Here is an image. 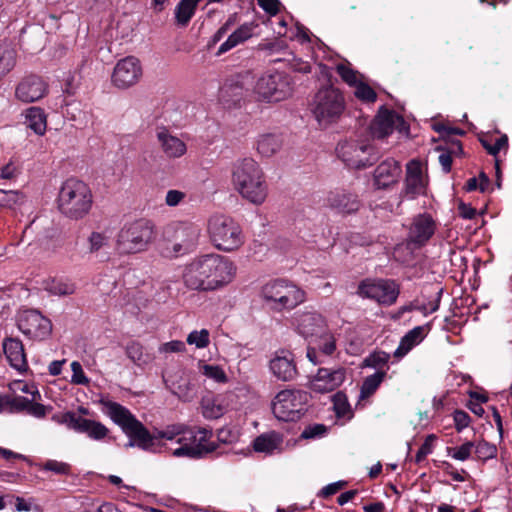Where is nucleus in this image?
<instances>
[{
	"instance_id": "1",
	"label": "nucleus",
	"mask_w": 512,
	"mask_h": 512,
	"mask_svg": "<svg viewBox=\"0 0 512 512\" xmlns=\"http://www.w3.org/2000/svg\"><path fill=\"white\" fill-rule=\"evenodd\" d=\"M237 274L236 264L220 254L210 253L194 258L182 273L184 285L193 291L214 292L227 287Z\"/></svg>"
},
{
	"instance_id": "2",
	"label": "nucleus",
	"mask_w": 512,
	"mask_h": 512,
	"mask_svg": "<svg viewBox=\"0 0 512 512\" xmlns=\"http://www.w3.org/2000/svg\"><path fill=\"white\" fill-rule=\"evenodd\" d=\"M104 413L129 437L127 446H137L146 451H155V441L159 438L176 441L185 432V424H170L153 435L148 429L124 406L117 402L102 399L100 401Z\"/></svg>"
},
{
	"instance_id": "3",
	"label": "nucleus",
	"mask_w": 512,
	"mask_h": 512,
	"mask_svg": "<svg viewBox=\"0 0 512 512\" xmlns=\"http://www.w3.org/2000/svg\"><path fill=\"white\" fill-rule=\"evenodd\" d=\"M232 180L241 196L253 204H262L268 193L264 173L252 158H244L234 164Z\"/></svg>"
},
{
	"instance_id": "4",
	"label": "nucleus",
	"mask_w": 512,
	"mask_h": 512,
	"mask_svg": "<svg viewBox=\"0 0 512 512\" xmlns=\"http://www.w3.org/2000/svg\"><path fill=\"white\" fill-rule=\"evenodd\" d=\"M58 208L71 219H81L92 207L93 196L89 186L76 178L63 182L58 194Z\"/></svg>"
},
{
	"instance_id": "5",
	"label": "nucleus",
	"mask_w": 512,
	"mask_h": 512,
	"mask_svg": "<svg viewBox=\"0 0 512 512\" xmlns=\"http://www.w3.org/2000/svg\"><path fill=\"white\" fill-rule=\"evenodd\" d=\"M261 299L274 311L295 309L306 301V292L295 283L283 279H273L260 290Z\"/></svg>"
},
{
	"instance_id": "6",
	"label": "nucleus",
	"mask_w": 512,
	"mask_h": 512,
	"mask_svg": "<svg viewBox=\"0 0 512 512\" xmlns=\"http://www.w3.org/2000/svg\"><path fill=\"white\" fill-rule=\"evenodd\" d=\"M310 110L318 125L327 128L341 118L345 110V98L333 85L324 86L315 93Z\"/></svg>"
},
{
	"instance_id": "7",
	"label": "nucleus",
	"mask_w": 512,
	"mask_h": 512,
	"mask_svg": "<svg viewBox=\"0 0 512 512\" xmlns=\"http://www.w3.org/2000/svg\"><path fill=\"white\" fill-rule=\"evenodd\" d=\"M155 238L154 225L147 219L126 223L116 239V250L121 255L146 251Z\"/></svg>"
},
{
	"instance_id": "8",
	"label": "nucleus",
	"mask_w": 512,
	"mask_h": 512,
	"mask_svg": "<svg viewBox=\"0 0 512 512\" xmlns=\"http://www.w3.org/2000/svg\"><path fill=\"white\" fill-rule=\"evenodd\" d=\"M293 92L291 77L285 72L266 71L256 80L252 96L257 102L277 103L289 98Z\"/></svg>"
},
{
	"instance_id": "9",
	"label": "nucleus",
	"mask_w": 512,
	"mask_h": 512,
	"mask_svg": "<svg viewBox=\"0 0 512 512\" xmlns=\"http://www.w3.org/2000/svg\"><path fill=\"white\" fill-rule=\"evenodd\" d=\"M200 228L191 222H174L163 232L162 254L173 258L189 252L197 243Z\"/></svg>"
},
{
	"instance_id": "10",
	"label": "nucleus",
	"mask_w": 512,
	"mask_h": 512,
	"mask_svg": "<svg viewBox=\"0 0 512 512\" xmlns=\"http://www.w3.org/2000/svg\"><path fill=\"white\" fill-rule=\"evenodd\" d=\"M207 232L214 247L223 252H233L244 244L240 225L225 215H213L207 223Z\"/></svg>"
},
{
	"instance_id": "11",
	"label": "nucleus",
	"mask_w": 512,
	"mask_h": 512,
	"mask_svg": "<svg viewBox=\"0 0 512 512\" xmlns=\"http://www.w3.org/2000/svg\"><path fill=\"white\" fill-rule=\"evenodd\" d=\"M212 431L203 427H189L177 439L179 447L172 451L175 457L200 458L216 449L214 442L210 441Z\"/></svg>"
},
{
	"instance_id": "12",
	"label": "nucleus",
	"mask_w": 512,
	"mask_h": 512,
	"mask_svg": "<svg viewBox=\"0 0 512 512\" xmlns=\"http://www.w3.org/2000/svg\"><path fill=\"white\" fill-rule=\"evenodd\" d=\"M308 394L301 390L285 389L272 402V412L281 421H297L305 412Z\"/></svg>"
},
{
	"instance_id": "13",
	"label": "nucleus",
	"mask_w": 512,
	"mask_h": 512,
	"mask_svg": "<svg viewBox=\"0 0 512 512\" xmlns=\"http://www.w3.org/2000/svg\"><path fill=\"white\" fill-rule=\"evenodd\" d=\"M358 294L363 298L389 306L396 302L399 296V286L392 280L366 279L359 284Z\"/></svg>"
},
{
	"instance_id": "14",
	"label": "nucleus",
	"mask_w": 512,
	"mask_h": 512,
	"mask_svg": "<svg viewBox=\"0 0 512 512\" xmlns=\"http://www.w3.org/2000/svg\"><path fill=\"white\" fill-rule=\"evenodd\" d=\"M338 156L352 168H364L372 165L375 157L372 155L373 147L367 143L345 141L336 148Z\"/></svg>"
},
{
	"instance_id": "15",
	"label": "nucleus",
	"mask_w": 512,
	"mask_h": 512,
	"mask_svg": "<svg viewBox=\"0 0 512 512\" xmlns=\"http://www.w3.org/2000/svg\"><path fill=\"white\" fill-rule=\"evenodd\" d=\"M19 330L34 340H44L51 334L52 324L37 310H24L17 319Z\"/></svg>"
},
{
	"instance_id": "16",
	"label": "nucleus",
	"mask_w": 512,
	"mask_h": 512,
	"mask_svg": "<svg viewBox=\"0 0 512 512\" xmlns=\"http://www.w3.org/2000/svg\"><path fill=\"white\" fill-rule=\"evenodd\" d=\"M56 419V417H54ZM57 422L78 433H85L90 439L102 441L109 435V429L101 422L83 418L74 412H66L57 417Z\"/></svg>"
},
{
	"instance_id": "17",
	"label": "nucleus",
	"mask_w": 512,
	"mask_h": 512,
	"mask_svg": "<svg viewBox=\"0 0 512 512\" xmlns=\"http://www.w3.org/2000/svg\"><path fill=\"white\" fill-rule=\"evenodd\" d=\"M143 75L141 62L134 56L120 59L112 73V83L119 89H127L136 85Z\"/></svg>"
},
{
	"instance_id": "18",
	"label": "nucleus",
	"mask_w": 512,
	"mask_h": 512,
	"mask_svg": "<svg viewBox=\"0 0 512 512\" xmlns=\"http://www.w3.org/2000/svg\"><path fill=\"white\" fill-rule=\"evenodd\" d=\"M269 371L278 381L290 382L298 375L295 355L288 349H278L272 353L269 363Z\"/></svg>"
},
{
	"instance_id": "19",
	"label": "nucleus",
	"mask_w": 512,
	"mask_h": 512,
	"mask_svg": "<svg viewBox=\"0 0 512 512\" xmlns=\"http://www.w3.org/2000/svg\"><path fill=\"white\" fill-rule=\"evenodd\" d=\"M292 324L300 336L311 341L327 328L328 321L317 311H301L293 316Z\"/></svg>"
},
{
	"instance_id": "20",
	"label": "nucleus",
	"mask_w": 512,
	"mask_h": 512,
	"mask_svg": "<svg viewBox=\"0 0 512 512\" xmlns=\"http://www.w3.org/2000/svg\"><path fill=\"white\" fill-rule=\"evenodd\" d=\"M370 130L374 138L383 139L392 134L394 130L407 133L408 126L399 114L381 109L372 121Z\"/></svg>"
},
{
	"instance_id": "21",
	"label": "nucleus",
	"mask_w": 512,
	"mask_h": 512,
	"mask_svg": "<svg viewBox=\"0 0 512 512\" xmlns=\"http://www.w3.org/2000/svg\"><path fill=\"white\" fill-rule=\"evenodd\" d=\"M436 231V222L428 213H421L415 216L411 222L407 247L420 248L424 246L434 235Z\"/></svg>"
},
{
	"instance_id": "22",
	"label": "nucleus",
	"mask_w": 512,
	"mask_h": 512,
	"mask_svg": "<svg viewBox=\"0 0 512 512\" xmlns=\"http://www.w3.org/2000/svg\"><path fill=\"white\" fill-rule=\"evenodd\" d=\"M428 186V178L424 167L419 160L413 159L406 164V177L403 194L414 199L425 195Z\"/></svg>"
},
{
	"instance_id": "23",
	"label": "nucleus",
	"mask_w": 512,
	"mask_h": 512,
	"mask_svg": "<svg viewBox=\"0 0 512 512\" xmlns=\"http://www.w3.org/2000/svg\"><path fill=\"white\" fill-rule=\"evenodd\" d=\"M345 379L346 369L343 367L319 368L310 385L315 392L329 393L340 387Z\"/></svg>"
},
{
	"instance_id": "24",
	"label": "nucleus",
	"mask_w": 512,
	"mask_h": 512,
	"mask_svg": "<svg viewBox=\"0 0 512 512\" xmlns=\"http://www.w3.org/2000/svg\"><path fill=\"white\" fill-rule=\"evenodd\" d=\"M155 137L161 152L166 158L179 159L187 153L185 141L166 127H158Z\"/></svg>"
},
{
	"instance_id": "25",
	"label": "nucleus",
	"mask_w": 512,
	"mask_h": 512,
	"mask_svg": "<svg viewBox=\"0 0 512 512\" xmlns=\"http://www.w3.org/2000/svg\"><path fill=\"white\" fill-rule=\"evenodd\" d=\"M337 339L333 331L328 327L321 333L315 336L310 344H314L313 347L307 348L306 356L310 362L314 365L320 364L322 361L319 359L318 354L324 356H332L337 350Z\"/></svg>"
},
{
	"instance_id": "26",
	"label": "nucleus",
	"mask_w": 512,
	"mask_h": 512,
	"mask_svg": "<svg viewBox=\"0 0 512 512\" xmlns=\"http://www.w3.org/2000/svg\"><path fill=\"white\" fill-rule=\"evenodd\" d=\"M48 92V84L39 76L23 78L16 87L15 95L24 103H32L43 98Z\"/></svg>"
},
{
	"instance_id": "27",
	"label": "nucleus",
	"mask_w": 512,
	"mask_h": 512,
	"mask_svg": "<svg viewBox=\"0 0 512 512\" xmlns=\"http://www.w3.org/2000/svg\"><path fill=\"white\" fill-rule=\"evenodd\" d=\"M402 169L398 161L388 158L382 161L374 171V183L377 188H387L398 182Z\"/></svg>"
},
{
	"instance_id": "28",
	"label": "nucleus",
	"mask_w": 512,
	"mask_h": 512,
	"mask_svg": "<svg viewBox=\"0 0 512 512\" xmlns=\"http://www.w3.org/2000/svg\"><path fill=\"white\" fill-rule=\"evenodd\" d=\"M164 382L171 393L182 401L189 402L195 397L193 385L181 370L164 377Z\"/></svg>"
},
{
	"instance_id": "29",
	"label": "nucleus",
	"mask_w": 512,
	"mask_h": 512,
	"mask_svg": "<svg viewBox=\"0 0 512 512\" xmlns=\"http://www.w3.org/2000/svg\"><path fill=\"white\" fill-rule=\"evenodd\" d=\"M328 206L339 214H351L358 211L360 202L356 195L345 192H331L327 197Z\"/></svg>"
},
{
	"instance_id": "30",
	"label": "nucleus",
	"mask_w": 512,
	"mask_h": 512,
	"mask_svg": "<svg viewBox=\"0 0 512 512\" xmlns=\"http://www.w3.org/2000/svg\"><path fill=\"white\" fill-rule=\"evenodd\" d=\"M4 354L11 367L19 372L28 368L26 354L22 342L16 338H7L3 341Z\"/></svg>"
},
{
	"instance_id": "31",
	"label": "nucleus",
	"mask_w": 512,
	"mask_h": 512,
	"mask_svg": "<svg viewBox=\"0 0 512 512\" xmlns=\"http://www.w3.org/2000/svg\"><path fill=\"white\" fill-rule=\"evenodd\" d=\"M284 139L279 133H263L257 137V152L265 158L277 154L283 147Z\"/></svg>"
},
{
	"instance_id": "32",
	"label": "nucleus",
	"mask_w": 512,
	"mask_h": 512,
	"mask_svg": "<svg viewBox=\"0 0 512 512\" xmlns=\"http://www.w3.org/2000/svg\"><path fill=\"white\" fill-rule=\"evenodd\" d=\"M255 27L256 25L253 23L242 24L219 46L217 55H222L250 39L253 36Z\"/></svg>"
},
{
	"instance_id": "33",
	"label": "nucleus",
	"mask_w": 512,
	"mask_h": 512,
	"mask_svg": "<svg viewBox=\"0 0 512 512\" xmlns=\"http://www.w3.org/2000/svg\"><path fill=\"white\" fill-rule=\"evenodd\" d=\"M126 356L138 367H145L155 360V355L138 341H131L125 347Z\"/></svg>"
},
{
	"instance_id": "34",
	"label": "nucleus",
	"mask_w": 512,
	"mask_h": 512,
	"mask_svg": "<svg viewBox=\"0 0 512 512\" xmlns=\"http://www.w3.org/2000/svg\"><path fill=\"white\" fill-rule=\"evenodd\" d=\"M201 408L203 416L207 419H218L223 416L227 410L222 395L204 397L201 401Z\"/></svg>"
},
{
	"instance_id": "35",
	"label": "nucleus",
	"mask_w": 512,
	"mask_h": 512,
	"mask_svg": "<svg viewBox=\"0 0 512 512\" xmlns=\"http://www.w3.org/2000/svg\"><path fill=\"white\" fill-rule=\"evenodd\" d=\"M27 126L37 135H44L47 128V120L44 111L39 107H31L25 114Z\"/></svg>"
},
{
	"instance_id": "36",
	"label": "nucleus",
	"mask_w": 512,
	"mask_h": 512,
	"mask_svg": "<svg viewBox=\"0 0 512 512\" xmlns=\"http://www.w3.org/2000/svg\"><path fill=\"white\" fill-rule=\"evenodd\" d=\"M282 444L281 437L276 433L262 434L258 436L253 443L254 450L271 454L278 450Z\"/></svg>"
},
{
	"instance_id": "37",
	"label": "nucleus",
	"mask_w": 512,
	"mask_h": 512,
	"mask_svg": "<svg viewBox=\"0 0 512 512\" xmlns=\"http://www.w3.org/2000/svg\"><path fill=\"white\" fill-rule=\"evenodd\" d=\"M15 64V49L8 43H0V80L14 68Z\"/></svg>"
},
{
	"instance_id": "38",
	"label": "nucleus",
	"mask_w": 512,
	"mask_h": 512,
	"mask_svg": "<svg viewBox=\"0 0 512 512\" xmlns=\"http://www.w3.org/2000/svg\"><path fill=\"white\" fill-rule=\"evenodd\" d=\"M43 289L52 295L67 296L75 291V286L61 279L48 278L42 282Z\"/></svg>"
},
{
	"instance_id": "39",
	"label": "nucleus",
	"mask_w": 512,
	"mask_h": 512,
	"mask_svg": "<svg viewBox=\"0 0 512 512\" xmlns=\"http://www.w3.org/2000/svg\"><path fill=\"white\" fill-rule=\"evenodd\" d=\"M201 0H181L175 9L177 23L185 26L193 17L196 7Z\"/></svg>"
},
{
	"instance_id": "40",
	"label": "nucleus",
	"mask_w": 512,
	"mask_h": 512,
	"mask_svg": "<svg viewBox=\"0 0 512 512\" xmlns=\"http://www.w3.org/2000/svg\"><path fill=\"white\" fill-rule=\"evenodd\" d=\"M386 374V371H377L374 374L367 376L361 386L360 398L364 399L373 395L386 377Z\"/></svg>"
},
{
	"instance_id": "41",
	"label": "nucleus",
	"mask_w": 512,
	"mask_h": 512,
	"mask_svg": "<svg viewBox=\"0 0 512 512\" xmlns=\"http://www.w3.org/2000/svg\"><path fill=\"white\" fill-rule=\"evenodd\" d=\"M27 200L26 195L19 190L0 189V206L14 209L23 205Z\"/></svg>"
},
{
	"instance_id": "42",
	"label": "nucleus",
	"mask_w": 512,
	"mask_h": 512,
	"mask_svg": "<svg viewBox=\"0 0 512 512\" xmlns=\"http://www.w3.org/2000/svg\"><path fill=\"white\" fill-rule=\"evenodd\" d=\"M41 471L52 472L55 475H70L72 467L69 463L58 461L55 459H48L43 463L37 464Z\"/></svg>"
},
{
	"instance_id": "43",
	"label": "nucleus",
	"mask_w": 512,
	"mask_h": 512,
	"mask_svg": "<svg viewBox=\"0 0 512 512\" xmlns=\"http://www.w3.org/2000/svg\"><path fill=\"white\" fill-rule=\"evenodd\" d=\"M389 360L390 354L384 351H376L364 359L363 366L377 369V371H385L384 367L387 366Z\"/></svg>"
},
{
	"instance_id": "44",
	"label": "nucleus",
	"mask_w": 512,
	"mask_h": 512,
	"mask_svg": "<svg viewBox=\"0 0 512 512\" xmlns=\"http://www.w3.org/2000/svg\"><path fill=\"white\" fill-rule=\"evenodd\" d=\"M336 72L341 79L351 87H354L362 80L361 75L356 70L352 69L350 64H337Z\"/></svg>"
},
{
	"instance_id": "45",
	"label": "nucleus",
	"mask_w": 512,
	"mask_h": 512,
	"mask_svg": "<svg viewBox=\"0 0 512 512\" xmlns=\"http://www.w3.org/2000/svg\"><path fill=\"white\" fill-rule=\"evenodd\" d=\"M200 372L216 383H227L228 377L225 371L218 365L200 364Z\"/></svg>"
},
{
	"instance_id": "46",
	"label": "nucleus",
	"mask_w": 512,
	"mask_h": 512,
	"mask_svg": "<svg viewBox=\"0 0 512 512\" xmlns=\"http://www.w3.org/2000/svg\"><path fill=\"white\" fill-rule=\"evenodd\" d=\"M88 251L91 254H95L99 252L101 249L107 248L109 246V236L103 232H92L88 239Z\"/></svg>"
},
{
	"instance_id": "47",
	"label": "nucleus",
	"mask_w": 512,
	"mask_h": 512,
	"mask_svg": "<svg viewBox=\"0 0 512 512\" xmlns=\"http://www.w3.org/2000/svg\"><path fill=\"white\" fill-rule=\"evenodd\" d=\"M186 342L198 349L206 348L210 343V333L207 329L193 330L188 334Z\"/></svg>"
},
{
	"instance_id": "48",
	"label": "nucleus",
	"mask_w": 512,
	"mask_h": 512,
	"mask_svg": "<svg viewBox=\"0 0 512 512\" xmlns=\"http://www.w3.org/2000/svg\"><path fill=\"white\" fill-rule=\"evenodd\" d=\"M474 450L477 458L482 461L493 459L497 455V447L485 440H481L474 444Z\"/></svg>"
},
{
	"instance_id": "49",
	"label": "nucleus",
	"mask_w": 512,
	"mask_h": 512,
	"mask_svg": "<svg viewBox=\"0 0 512 512\" xmlns=\"http://www.w3.org/2000/svg\"><path fill=\"white\" fill-rule=\"evenodd\" d=\"M508 139L505 135L495 138H483L481 144L487 150V152L493 156H496L500 150L507 146Z\"/></svg>"
},
{
	"instance_id": "50",
	"label": "nucleus",
	"mask_w": 512,
	"mask_h": 512,
	"mask_svg": "<svg viewBox=\"0 0 512 512\" xmlns=\"http://www.w3.org/2000/svg\"><path fill=\"white\" fill-rule=\"evenodd\" d=\"M474 449V443L471 441H467L461 446L458 447H449L447 449V453L453 459L458 461H466L470 458L472 451Z\"/></svg>"
},
{
	"instance_id": "51",
	"label": "nucleus",
	"mask_w": 512,
	"mask_h": 512,
	"mask_svg": "<svg viewBox=\"0 0 512 512\" xmlns=\"http://www.w3.org/2000/svg\"><path fill=\"white\" fill-rule=\"evenodd\" d=\"M354 95L357 99L366 103H373L376 101V92L362 80L354 86Z\"/></svg>"
},
{
	"instance_id": "52",
	"label": "nucleus",
	"mask_w": 512,
	"mask_h": 512,
	"mask_svg": "<svg viewBox=\"0 0 512 512\" xmlns=\"http://www.w3.org/2000/svg\"><path fill=\"white\" fill-rule=\"evenodd\" d=\"M10 389L13 392H23L30 394L32 396V400H37L40 398V393L36 389V387L33 384H28L23 381H15L12 384H10Z\"/></svg>"
},
{
	"instance_id": "53",
	"label": "nucleus",
	"mask_w": 512,
	"mask_h": 512,
	"mask_svg": "<svg viewBox=\"0 0 512 512\" xmlns=\"http://www.w3.org/2000/svg\"><path fill=\"white\" fill-rule=\"evenodd\" d=\"M20 174L18 163L11 159L7 164L0 168V179L12 180Z\"/></svg>"
},
{
	"instance_id": "54",
	"label": "nucleus",
	"mask_w": 512,
	"mask_h": 512,
	"mask_svg": "<svg viewBox=\"0 0 512 512\" xmlns=\"http://www.w3.org/2000/svg\"><path fill=\"white\" fill-rule=\"evenodd\" d=\"M435 440H436V436L433 434L428 435L426 437L425 441L423 442V444L421 445V447L419 448V450L416 453V456H415L416 463H420L421 461H423L426 458L427 455L432 453L433 443Z\"/></svg>"
},
{
	"instance_id": "55",
	"label": "nucleus",
	"mask_w": 512,
	"mask_h": 512,
	"mask_svg": "<svg viewBox=\"0 0 512 512\" xmlns=\"http://www.w3.org/2000/svg\"><path fill=\"white\" fill-rule=\"evenodd\" d=\"M72 377L71 382L76 385H87L89 379L86 377L81 364L78 361L71 363Z\"/></svg>"
},
{
	"instance_id": "56",
	"label": "nucleus",
	"mask_w": 512,
	"mask_h": 512,
	"mask_svg": "<svg viewBox=\"0 0 512 512\" xmlns=\"http://www.w3.org/2000/svg\"><path fill=\"white\" fill-rule=\"evenodd\" d=\"M159 353H179L185 351V344L180 340H172L170 342L163 343L158 348Z\"/></svg>"
},
{
	"instance_id": "57",
	"label": "nucleus",
	"mask_w": 512,
	"mask_h": 512,
	"mask_svg": "<svg viewBox=\"0 0 512 512\" xmlns=\"http://www.w3.org/2000/svg\"><path fill=\"white\" fill-rule=\"evenodd\" d=\"M334 410L338 416H345L349 411V404L344 394L336 393L333 396Z\"/></svg>"
},
{
	"instance_id": "58",
	"label": "nucleus",
	"mask_w": 512,
	"mask_h": 512,
	"mask_svg": "<svg viewBox=\"0 0 512 512\" xmlns=\"http://www.w3.org/2000/svg\"><path fill=\"white\" fill-rule=\"evenodd\" d=\"M326 430V426L323 424L310 425L303 430L301 437L304 439H313L323 436L326 433Z\"/></svg>"
},
{
	"instance_id": "59",
	"label": "nucleus",
	"mask_w": 512,
	"mask_h": 512,
	"mask_svg": "<svg viewBox=\"0 0 512 512\" xmlns=\"http://www.w3.org/2000/svg\"><path fill=\"white\" fill-rule=\"evenodd\" d=\"M186 198V193L180 190H168L165 197V203L169 207L179 205Z\"/></svg>"
},
{
	"instance_id": "60",
	"label": "nucleus",
	"mask_w": 512,
	"mask_h": 512,
	"mask_svg": "<svg viewBox=\"0 0 512 512\" xmlns=\"http://www.w3.org/2000/svg\"><path fill=\"white\" fill-rule=\"evenodd\" d=\"M454 423L456 430L458 432L462 431L464 428L468 427L470 423V416L462 410H456L453 415Z\"/></svg>"
},
{
	"instance_id": "61",
	"label": "nucleus",
	"mask_w": 512,
	"mask_h": 512,
	"mask_svg": "<svg viewBox=\"0 0 512 512\" xmlns=\"http://www.w3.org/2000/svg\"><path fill=\"white\" fill-rule=\"evenodd\" d=\"M31 401H33L32 398L29 399L23 396H15L11 399L9 404L17 411H28Z\"/></svg>"
},
{
	"instance_id": "62",
	"label": "nucleus",
	"mask_w": 512,
	"mask_h": 512,
	"mask_svg": "<svg viewBox=\"0 0 512 512\" xmlns=\"http://www.w3.org/2000/svg\"><path fill=\"white\" fill-rule=\"evenodd\" d=\"M403 338L406 341L410 340L412 344H419L424 338V328L422 326H417L410 330Z\"/></svg>"
},
{
	"instance_id": "63",
	"label": "nucleus",
	"mask_w": 512,
	"mask_h": 512,
	"mask_svg": "<svg viewBox=\"0 0 512 512\" xmlns=\"http://www.w3.org/2000/svg\"><path fill=\"white\" fill-rule=\"evenodd\" d=\"M259 6L271 15L277 14L279 10V1L278 0H258Z\"/></svg>"
},
{
	"instance_id": "64",
	"label": "nucleus",
	"mask_w": 512,
	"mask_h": 512,
	"mask_svg": "<svg viewBox=\"0 0 512 512\" xmlns=\"http://www.w3.org/2000/svg\"><path fill=\"white\" fill-rule=\"evenodd\" d=\"M47 412V408L40 404L36 403L35 401H31L27 413L36 417V418H43L45 417Z\"/></svg>"
}]
</instances>
